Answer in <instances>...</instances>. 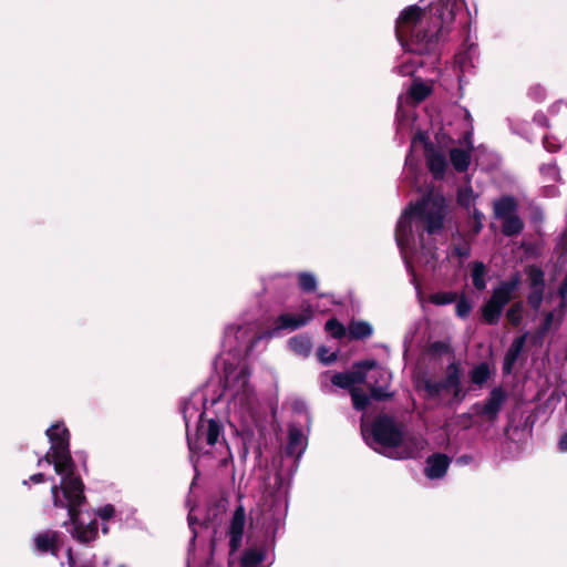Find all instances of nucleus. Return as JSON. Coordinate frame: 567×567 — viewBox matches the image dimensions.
Listing matches in <instances>:
<instances>
[{
	"label": "nucleus",
	"instance_id": "09e8293b",
	"mask_svg": "<svg viewBox=\"0 0 567 567\" xmlns=\"http://www.w3.org/2000/svg\"><path fill=\"white\" fill-rule=\"evenodd\" d=\"M29 480H30V482H32L34 484H39L44 481V475L42 473H38V474L30 476Z\"/></svg>",
	"mask_w": 567,
	"mask_h": 567
},
{
	"label": "nucleus",
	"instance_id": "4be33fe9",
	"mask_svg": "<svg viewBox=\"0 0 567 567\" xmlns=\"http://www.w3.org/2000/svg\"><path fill=\"white\" fill-rule=\"evenodd\" d=\"M352 339H364L372 334V326L365 321H351L348 328Z\"/></svg>",
	"mask_w": 567,
	"mask_h": 567
},
{
	"label": "nucleus",
	"instance_id": "6e6d98bb",
	"mask_svg": "<svg viewBox=\"0 0 567 567\" xmlns=\"http://www.w3.org/2000/svg\"><path fill=\"white\" fill-rule=\"evenodd\" d=\"M188 523H189V526H190V527H193V526H194V524H195V519H194V517H193L192 513H189V514H188Z\"/></svg>",
	"mask_w": 567,
	"mask_h": 567
},
{
	"label": "nucleus",
	"instance_id": "c03bdc74",
	"mask_svg": "<svg viewBox=\"0 0 567 567\" xmlns=\"http://www.w3.org/2000/svg\"><path fill=\"white\" fill-rule=\"evenodd\" d=\"M473 200V194L471 189H463L458 193V202L462 205L468 206Z\"/></svg>",
	"mask_w": 567,
	"mask_h": 567
},
{
	"label": "nucleus",
	"instance_id": "79ce46f5",
	"mask_svg": "<svg viewBox=\"0 0 567 567\" xmlns=\"http://www.w3.org/2000/svg\"><path fill=\"white\" fill-rule=\"evenodd\" d=\"M426 134L423 132H419L415 134V136L412 140V147H415L419 143L424 145L425 153H427V150H432L430 144L426 142Z\"/></svg>",
	"mask_w": 567,
	"mask_h": 567
},
{
	"label": "nucleus",
	"instance_id": "2eb2a0df",
	"mask_svg": "<svg viewBox=\"0 0 567 567\" xmlns=\"http://www.w3.org/2000/svg\"><path fill=\"white\" fill-rule=\"evenodd\" d=\"M315 308L305 303L301 307V312L298 315L295 313H286V330H297L308 322H310L313 318Z\"/></svg>",
	"mask_w": 567,
	"mask_h": 567
},
{
	"label": "nucleus",
	"instance_id": "bf43d9fd",
	"mask_svg": "<svg viewBox=\"0 0 567 567\" xmlns=\"http://www.w3.org/2000/svg\"><path fill=\"white\" fill-rule=\"evenodd\" d=\"M410 161H411V157H410V156H408V157H406V163H410Z\"/></svg>",
	"mask_w": 567,
	"mask_h": 567
},
{
	"label": "nucleus",
	"instance_id": "864d4df0",
	"mask_svg": "<svg viewBox=\"0 0 567 567\" xmlns=\"http://www.w3.org/2000/svg\"><path fill=\"white\" fill-rule=\"evenodd\" d=\"M561 109L567 110V102H559L553 106L551 111L554 112L557 110V112H559Z\"/></svg>",
	"mask_w": 567,
	"mask_h": 567
},
{
	"label": "nucleus",
	"instance_id": "603ef678",
	"mask_svg": "<svg viewBox=\"0 0 567 567\" xmlns=\"http://www.w3.org/2000/svg\"><path fill=\"white\" fill-rule=\"evenodd\" d=\"M532 92L536 99H540L544 95V90L540 86L533 87Z\"/></svg>",
	"mask_w": 567,
	"mask_h": 567
},
{
	"label": "nucleus",
	"instance_id": "393cba45",
	"mask_svg": "<svg viewBox=\"0 0 567 567\" xmlns=\"http://www.w3.org/2000/svg\"><path fill=\"white\" fill-rule=\"evenodd\" d=\"M297 281L299 288L305 292H312L318 286L317 277L308 271H301L297 274Z\"/></svg>",
	"mask_w": 567,
	"mask_h": 567
},
{
	"label": "nucleus",
	"instance_id": "f03ea898",
	"mask_svg": "<svg viewBox=\"0 0 567 567\" xmlns=\"http://www.w3.org/2000/svg\"><path fill=\"white\" fill-rule=\"evenodd\" d=\"M254 322L238 320L226 326L221 339L223 352L219 360L225 370V388L223 398L227 401L230 413L244 416L248 413L257 401L254 386L249 381L250 371L244 363L234 365L225 354L228 353L236 358L247 355L252 350L255 343L262 339Z\"/></svg>",
	"mask_w": 567,
	"mask_h": 567
},
{
	"label": "nucleus",
	"instance_id": "473e14b6",
	"mask_svg": "<svg viewBox=\"0 0 567 567\" xmlns=\"http://www.w3.org/2000/svg\"><path fill=\"white\" fill-rule=\"evenodd\" d=\"M457 296L455 292H436L431 295L430 301L437 306L449 305L456 300Z\"/></svg>",
	"mask_w": 567,
	"mask_h": 567
},
{
	"label": "nucleus",
	"instance_id": "aec40b11",
	"mask_svg": "<svg viewBox=\"0 0 567 567\" xmlns=\"http://www.w3.org/2000/svg\"><path fill=\"white\" fill-rule=\"evenodd\" d=\"M444 388L446 391L452 390L454 393L455 399L461 401L464 395H461V388H460V371L457 365L450 364L447 368V374L446 378L443 380Z\"/></svg>",
	"mask_w": 567,
	"mask_h": 567
},
{
	"label": "nucleus",
	"instance_id": "b1692460",
	"mask_svg": "<svg viewBox=\"0 0 567 567\" xmlns=\"http://www.w3.org/2000/svg\"><path fill=\"white\" fill-rule=\"evenodd\" d=\"M486 267L481 261H475L472 265V281L476 289L483 290L486 288Z\"/></svg>",
	"mask_w": 567,
	"mask_h": 567
},
{
	"label": "nucleus",
	"instance_id": "20e7f679",
	"mask_svg": "<svg viewBox=\"0 0 567 567\" xmlns=\"http://www.w3.org/2000/svg\"><path fill=\"white\" fill-rule=\"evenodd\" d=\"M453 20L454 12L449 0H431L424 10L419 6H410L396 20V38L403 48L411 51L420 54L431 52Z\"/></svg>",
	"mask_w": 567,
	"mask_h": 567
},
{
	"label": "nucleus",
	"instance_id": "a18cd8bd",
	"mask_svg": "<svg viewBox=\"0 0 567 567\" xmlns=\"http://www.w3.org/2000/svg\"><path fill=\"white\" fill-rule=\"evenodd\" d=\"M507 318L514 323L517 324L520 319V307L514 306L507 311Z\"/></svg>",
	"mask_w": 567,
	"mask_h": 567
},
{
	"label": "nucleus",
	"instance_id": "cd10ccee",
	"mask_svg": "<svg viewBox=\"0 0 567 567\" xmlns=\"http://www.w3.org/2000/svg\"><path fill=\"white\" fill-rule=\"evenodd\" d=\"M523 229V223L519 217L514 214L503 219V233L507 236L518 234Z\"/></svg>",
	"mask_w": 567,
	"mask_h": 567
},
{
	"label": "nucleus",
	"instance_id": "412c9836",
	"mask_svg": "<svg viewBox=\"0 0 567 567\" xmlns=\"http://www.w3.org/2000/svg\"><path fill=\"white\" fill-rule=\"evenodd\" d=\"M516 212V202L512 197H503L494 203V214L498 219H505Z\"/></svg>",
	"mask_w": 567,
	"mask_h": 567
},
{
	"label": "nucleus",
	"instance_id": "c756f323",
	"mask_svg": "<svg viewBox=\"0 0 567 567\" xmlns=\"http://www.w3.org/2000/svg\"><path fill=\"white\" fill-rule=\"evenodd\" d=\"M488 377H489V369H488L487 364H485V363L476 365L471 372L472 382L475 384H478V385L485 383L487 381Z\"/></svg>",
	"mask_w": 567,
	"mask_h": 567
},
{
	"label": "nucleus",
	"instance_id": "39448f33",
	"mask_svg": "<svg viewBox=\"0 0 567 567\" xmlns=\"http://www.w3.org/2000/svg\"><path fill=\"white\" fill-rule=\"evenodd\" d=\"M369 444L388 457L402 460L417 456L426 445L422 436H403L402 431L389 416L379 417L371 429Z\"/></svg>",
	"mask_w": 567,
	"mask_h": 567
},
{
	"label": "nucleus",
	"instance_id": "ea45409f",
	"mask_svg": "<svg viewBox=\"0 0 567 567\" xmlns=\"http://www.w3.org/2000/svg\"><path fill=\"white\" fill-rule=\"evenodd\" d=\"M544 147L548 151V152H556L560 148V142L558 141V138L554 135H545L544 136Z\"/></svg>",
	"mask_w": 567,
	"mask_h": 567
},
{
	"label": "nucleus",
	"instance_id": "dca6fc26",
	"mask_svg": "<svg viewBox=\"0 0 567 567\" xmlns=\"http://www.w3.org/2000/svg\"><path fill=\"white\" fill-rule=\"evenodd\" d=\"M525 342H526V334H523V336L514 339V341L512 342V344H511L509 349L507 350L505 358H504V363H503L504 373L512 372L513 367H514L515 362L517 361V359L525 346Z\"/></svg>",
	"mask_w": 567,
	"mask_h": 567
},
{
	"label": "nucleus",
	"instance_id": "ddd939ff",
	"mask_svg": "<svg viewBox=\"0 0 567 567\" xmlns=\"http://www.w3.org/2000/svg\"><path fill=\"white\" fill-rule=\"evenodd\" d=\"M519 279L513 277L512 279L499 284L493 291L491 299L493 302L504 307L512 299L514 291L517 289Z\"/></svg>",
	"mask_w": 567,
	"mask_h": 567
},
{
	"label": "nucleus",
	"instance_id": "f704fd0d",
	"mask_svg": "<svg viewBox=\"0 0 567 567\" xmlns=\"http://www.w3.org/2000/svg\"><path fill=\"white\" fill-rule=\"evenodd\" d=\"M419 64H421L420 60L409 58L400 66H398V73L403 76L412 75L416 70V65Z\"/></svg>",
	"mask_w": 567,
	"mask_h": 567
},
{
	"label": "nucleus",
	"instance_id": "c9c22d12",
	"mask_svg": "<svg viewBox=\"0 0 567 567\" xmlns=\"http://www.w3.org/2000/svg\"><path fill=\"white\" fill-rule=\"evenodd\" d=\"M424 386H425L427 394L431 396L440 395L441 393L446 391V389L444 388L443 381L427 380L425 382Z\"/></svg>",
	"mask_w": 567,
	"mask_h": 567
},
{
	"label": "nucleus",
	"instance_id": "1a4fd4ad",
	"mask_svg": "<svg viewBox=\"0 0 567 567\" xmlns=\"http://www.w3.org/2000/svg\"><path fill=\"white\" fill-rule=\"evenodd\" d=\"M246 525V513L243 505H239L231 517L228 535H229V547L230 553H235L241 546L243 536Z\"/></svg>",
	"mask_w": 567,
	"mask_h": 567
},
{
	"label": "nucleus",
	"instance_id": "72a5a7b5",
	"mask_svg": "<svg viewBox=\"0 0 567 567\" xmlns=\"http://www.w3.org/2000/svg\"><path fill=\"white\" fill-rule=\"evenodd\" d=\"M528 280L532 289L544 288V272L539 268H529Z\"/></svg>",
	"mask_w": 567,
	"mask_h": 567
},
{
	"label": "nucleus",
	"instance_id": "5701e85b",
	"mask_svg": "<svg viewBox=\"0 0 567 567\" xmlns=\"http://www.w3.org/2000/svg\"><path fill=\"white\" fill-rule=\"evenodd\" d=\"M311 346L312 343L310 338L306 336H297L289 340V347L297 355H308L310 353Z\"/></svg>",
	"mask_w": 567,
	"mask_h": 567
},
{
	"label": "nucleus",
	"instance_id": "49530a36",
	"mask_svg": "<svg viewBox=\"0 0 567 567\" xmlns=\"http://www.w3.org/2000/svg\"><path fill=\"white\" fill-rule=\"evenodd\" d=\"M553 321H554V313L553 312H548L545 317V321H544V324H543V332H546L550 329L551 324H553Z\"/></svg>",
	"mask_w": 567,
	"mask_h": 567
},
{
	"label": "nucleus",
	"instance_id": "6ab92c4d",
	"mask_svg": "<svg viewBox=\"0 0 567 567\" xmlns=\"http://www.w3.org/2000/svg\"><path fill=\"white\" fill-rule=\"evenodd\" d=\"M266 559V551L261 547L246 549L240 559V567H259Z\"/></svg>",
	"mask_w": 567,
	"mask_h": 567
},
{
	"label": "nucleus",
	"instance_id": "a19ab883",
	"mask_svg": "<svg viewBox=\"0 0 567 567\" xmlns=\"http://www.w3.org/2000/svg\"><path fill=\"white\" fill-rule=\"evenodd\" d=\"M540 171H542V174L544 176H547L548 179H550V181L559 179V169L557 168V166L555 164H549V165L543 166L540 168Z\"/></svg>",
	"mask_w": 567,
	"mask_h": 567
},
{
	"label": "nucleus",
	"instance_id": "0eeeda50",
	"mask_svg": "<svg viewBox=\"0 0 567 567\" xmlns=\"http://www.w3.org/2000/svg\"><path fill=\"white\" fill-rule=\"evenodd\" d=\"M367 381V373L362 370V362L355 365V370L346 373H337L332 377V384L350 389L352 403L354 409L364 410L370 402V398L361 390L354 388L355 384H361Z\"/></svg>",
	"mask_w": 567,
	"mask_h": 567
},
{
	"label": "nucleus",
	"instance_id": "8fccbe9b",
	"mask_svg": "<svg viewBox=\"0 0 567 567\" xmlns=\"http://www.w3.org/2000/svg\"><path fill=\"white\" fill-rule=\"evenodd\" d=\"M559 450L567 452V433H565L559 440Z\"/></svg>",
	"mask_w": 567,
	"mask_h": 567
},
{
	"label": "nucleus",
	"instance_id": "5fc2aeb1",
	"mask_svg": "<svg viewBox=\"0 0 567 567\" xmlns=\"http://www.w3.org/2000/svg\"><path fill=\"white\" fill-rule=\"evenodd\" d=\"M559 295L561 297H565L567 295V281H563V284L559 287Z\"/></svg>",
	"mask_w": 567,
	"mask_h": 567
},
{
	"label": "nucleus",
	"instance_id": "de8ad7c7",
	"mask_svg": "<svg viewBox=\"0 0 567 567\" xmlns=\"http://www.w3.org/2000/svg\"><path fill=\"white\" fill-rule=\"evenodd\" d=\"M66 556H68V564L70 567H90V566H84V565L79 566L75 558L73 557L70 548L66 549Z\"/></svg>",
	"mask_w": 567,
	"mask_h": 567
},
{
	"label": "nucleus",
	"instance_id": "2f4dec72",
	"mask_svg": "<svg viewBox=\"0 0 567 567\" xmlns=\"http://www.w3.org/2000/svg\"><path fill=\"white\" fill-rule=\"evenodd\" d=\"M326 331L333 338L340 339L346 334V328L337 319H330L326 322Z\"/></svg>",
	"mask_w": 567,
	"mask_h": 567
},
{
	"label": "nucleus",
	"instance_id": "a211bd4d",
	"mask_svg": "<svg viewBox=\"0 0 567 567\" xmlns=\"http://www.w3.org/2000/svg\"><path fill=\"white\" fill-rule=\"evenodd\" d=\"M505 401V393L501 389H494L486 403L482 409V413L487 415L491 419H494L499 412L503 403Z\"/></svg>",
	"mask_w": 567,
	"mask_h": 567
},
{
	"label": "nucleus",
	"instance_id": "a878e982",
	"mask_svg": "<svg viewBox=\"0 0 567 567\" xmlns=\"http://www.w3.org/2000/svg\"><path fill=\"white\" fill-rule=\"evenodd\" d=\"M503 308L501 305L493 302L492 299H489L484 308H483V317L486 322L488 323H495L498 318L501 317V313L503 311Z\"/></svg>",
	"mask_w": 567,
	"mask_h": 567
},
{
	"label": "nucleus",
	"instance_id": "f8f14e48",
	"mask_svg": "<svg viewBox=\"0 0 567 567\" xmlns=\"http://www.w3.org/2000/svg\"><path fill=\"white\" fill-rule=\"evenodd\" d=\"M465 143L468 147V151L457 147H454L450 151L451 163L457 172H465L468 168L471 162L470 151L473 148L471 134L465 136Z\"/></svg>",
	"mask_w": 567,
	"mask_h": 567
},
{
	"label": "nucleus",
	"instance_id": "13d9d810",
	"mask_svg": "<svg viewBox=\"0 0 567 567\" xmlns=\"http://www.w3.org/2000/svg\"><path fill=\"white\" fill-rule=\"evenodd\" d=\"M365 431L367 430H365L364 425H362V432H363L364 435H365Z\"/></svg>",
	"mask_w": 567,
	"mask_h": 567
},
{
	"label": "nucleus",
	"instance_id": "58836bf2",
	"mask_svg": "<svg viewBox=\"0 0 567 567\" xmlns=\"http://www.w3.org/2000/svg\"><path fill=\"white\" fill-rule=\"evenodd\" d=\"M318 358L323 364H330L337 359V352H329L326 347L318 349Z\"/></svg>",
	"mask_w": 567,
	"mask_h": 567
},
{
	"label": "nucleus",
	"instance_id": "bb28decb",
	"mask_svg": "<svg viewBox=\"0 0 567 567\" xmlns=\"http://www.w3.org/2000/svg\"><path fill=\"white\" fill-rule=\"evenodd\" d=\"M431 93V86L422 81H414L410 89V96L416 102L423 101Z\"/></svg>",
	"mask_w": 567,
	"mask_h": 567
},
{
	"label": "nucleus",
	"instance_id": "9d476101",
	"mask_svg": "<svg viewBox=\"0 0 567 567\" xmlns=\"http://www.w3.org/2000/svg\"><path fill=\"white\" fill-rule=\"evenodd\" d=\"M34 547L40 553H51L58 556V551L62 544L61 535L58 532L48 529L37 534L33 537Z\"/></svg>",
	"mask_w": 567,
	"mask_h": 567
},
{
	"label": "nucleus",
	"instance_id": "c85d7f7f",
	"mask_svg": "<svg viewBox=\"0 0 567 567\" xmlns=\"http://www.w3.org/2000/svg\"><path fill=\"white\" fill-rule=\"evenodd\" d=\"M114 514H115V509L112 505L107 504V505H104L102 507H99L97 509L94 511V516L95 517H99L103 520V524H102V532L105 534L107 533L109 530V527L106 525V523L114 517Z\"/></svg>",
	"mask_w": 567,
	"mask_h": 567
},
{
	"label": "nucleus",
	"instance_id": "37998d69",
	"mask_svg": "<svg viewBox=\"0 0 567 567\" xmlns=\"http://www.w3.org/2000/svg\"><path fill=\"white\" fill-rule=\"evenodd\" d=\"M454 254L460 258H467L470 256V246L467 243H462L454 247Z\"/></svg>",
	"mask_w": 567,
	"mask_h": 567
},
{
	"label": "nucleus",
	"instance_id": "4c0bfd02",
	"mask_svg": "<svg viewBox=\"0 0 567 567\" xmlns=\"http://www.w3.org/2000/svg\"><path fill=\"white\" fill-rule=\"evenodd\" d=\"M544 288L532 289L528 296V302L534 309H538L543 301Z\"/></svg>",
	"mask_w": 567,
	"mask_h": 567
},
{
	"label": "nucleus",
	"instance_id": "423d86ee",
	"mask_svg": "<svg viewBox=\"0 0 567 567\" xmlns=\"http://www.w3.org/2000/svg\"><path fill=\"white\" fill-rule=\"evenodd\" d=\"M197 402L188 401L184 404L183 414L188 429L192 419H199L196 437L193 439L188 435V446L192 454L208 453L209 450L205 446L212 447L218 441L221 429L215 420H203V412L196 405Z\"/></svg>",
	"mask_w": 567,
	"mask_h": 567
},
{
	"label": "nucleus",
	"instance_id": "7c9ffc66",
	"mask_svg": "<svg viewBox=\"0 0 567 567\" xmlns=\"http://www.w3.org/2000/svg\"><path fill=\"white\" fill-rule=\"evenodd\" d=\"M411 116L405 115L403 105H402V99L399 101V110H398V132H409L412 128L411 125Z\"/></svg>",
	"mask_w": 567,
	"mask_h": 567
},
{
	"label": "nucleus",
	"instance_id": "4d7b16f0",
	"mask_svg": "<svg viewBox=\"0 0 567 567\" xmlns=\"http://www.w3.org/2000/svg\"><path fill=\"white\" fill-rule=\"evenodd\" d=\"M456 61H457V63H460L461 68L463 69L464 68V58H463V55H458Z\"/></svg>",
	"mask_w": 567,
	"mask_h": 567
},
{
	"label": "nucleus",
	"instance_id": "6e6552de",
	"mask_svg": "<svg viewBox=\"0 0 567 567\" xmlns=\"http://www.w3.org/2000/svg\"><path fill=\"white\" fill-rule=\"evenodd\" d=\"M362 370L367 373V381L371 394L377 400L390 398L388 391L391 382V373L388 369L379 367L374 361L362 362Z\"/></svg>",
	"mask_w": 567,
	"mask_h": 567
},
{
	"label": "nucleus",
	"instance_id": "e433bc0d",
	"mask_svg": "<svg viewBox=\"0 0 567 567\" xmlns=\"http://www.w3.org/2000/svg\"><path fill=\"white\" fill-rule=\"evenodd\" d=\"M471 310H472V306L466 298L462 297L460 300H457L456 315L460 318H466L470 315Z\"/></svg>",
	"mask_w": 567,
	"mask_h": 567
},
{
	"label": "nucleus",
	"instance_id": "3c124183",
	"mask_svg": "<svg viewBox=\"0 0 567 567\" xmlns=\"http://www.w3.org/2000/svg\"><path fill=\"white\" fill-rule=\"evenodd\" d=\"M474 218L477 221L476 231H478L481 229V227H482L483 214H481L480 212L475 210L474 212Z\"/></svg>",
	"mask_w": 567,
	"mask_h": 567
},
{
	"label": "nucleus",
	"instance_id": "f3484780",
	"mask_svg": "<svg viewBox=\"0 0 567 567\" xmlns=\"http://www.w3.org/2000/svg\"><path fill=\"white\" fill-rule=\"evenodd\" d=\"M425 156L431 173L434 175L435 178H442L447 165L445 156L442 153L434 151L433 148L427 150Z\"/></svg>",
	"mask_w": 567,
	"mask_h": 567
},
{
	"label": "nucleus",
	"instance_id": "9b49d317",
	"mask_svg": "<svg viewBox=\"0 0 567 567\" xmlns=\"http://www.w3.org/2000/svg\"><path fill=\"white\" fill-rule=\"evenodd\" d=\"M307 447L306 435L295 426H290L288 444L286 445V457L288 455L293 457V465L297 468L298 462Z\"/></svg>",
	"mask_w": 567,
	"mask_h": 567
},
{
	"label": "nucleus",
	"instance_id": "f257e3e1",
	"mask_svg": "<svg viewBox=\"0 0 567 567\" xmlns=\"http://www.w3.org/2000/svg\"><path fill=\"white\" fill-rule=\"evenodd\" d=\"M47 436L51 444L50 451L44 458L39 460V465L43 462L53 464L55 473L60 476L59 484L52 480L53 505L68 511L72 525L70 532L74 539L83 544L93 542L99 535L97 522L89 513L84 514L79 509L84 502V486L74 473V463L69 449V431L63 423L58 422L47 430Z\"/></svg>",
	"mask_w": 567,
	"mask_h": 567
},
{
	"label": "nucleus",
	"instance_id": "4468645a",
	"mask_svg": "<svg viewBox=\"0 0 567 567\" xmlns=\"http://www.w3.org/2000/svg\"><path fill=\"white\" fill-rule=\"evenodd\" d=\"M450 458L444 454H434L426 461L425 474L429 478H441L446 473Z\"/></svg>",
	"mask_w": 567,
	"mask_h": 567
},
{
	"label": "nucleus",
	"instance_id": "7ed1b4c3",
	"mask_svg": "<svg viewBox=\"0 0 567 567\" xmlns=\"http://www.w3.org/2000/svg\"><path fill=\"white\" fill-rule=\"evenodd\" d=\"M445 217V200L439 194H430L420 203L406 208L401 215L395 240L408 269L413 272L416 264L434 269L435 252L425 243L423 229L426 234L434 235L443 227Z\"/></svg>",
	"mask_w": 567,
	"mask_h": 567
}]
</instances>
